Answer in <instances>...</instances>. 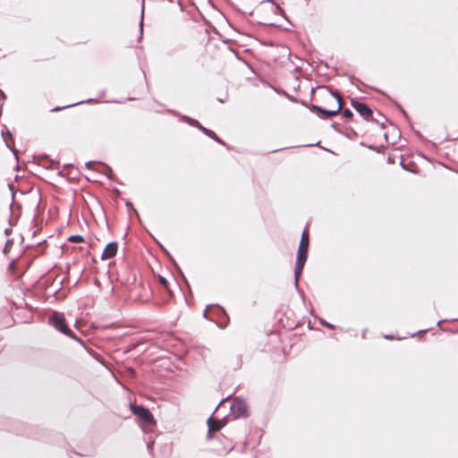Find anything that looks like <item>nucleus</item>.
Returning <instances> with one entry per match:
<instances>
[{
    "instance_id": "obj_1",
    "label": "nucleus",
    "mask_w": 458,
    "mask_h": 458,
    "mask_svg": "<svg viewBox=\"0 0 458 458\" xmlns=\"http://www.w3.org/2000/svg\"><path fill=\"white\" fill-rule=\"evenodd\" d=\"M49 324L53 326L55 329L62 332L63 334L76 339L78 342L81 343V340L77 339L72 334L71 329L66 326L65 319L63 314L58 312H54V314L48 318Z\"/></svg>"
},
{
    "instance_id": "obj_2",
    "label": "nucleus",
    "mask_w": 458,
    "mask_h": 458,
    "mask_svg": "<svg viewBox=\"0 0 458 458\" xmlns=\"http://www.w3.org/2000/svg\"><path fill=\"white\" fill-rule=\"evenodd\" d=\"M131 411L137 415L143 422L147 424H150L154 421L153 415L151 412L144 408L143 406L139 405H131Z\"/></svg>"
},
{
    "instance_id": "obj_3",
    "label": "nucleus",
    "mask_w": 458,
    "mask_h": 458,
    "mask_svg": "<svg viewBox=\"0 0 458 458\" xmlns=\"http://www.w3.org/2000/svg\"><path fill=\"white\" fill-rule=\"evenodd\" d=\"M332 96L337 100V105L334 109H325L323 107L313 106L318 112L324 114L327 117H332L337 114L343 107L342 98L338 93L332 92Z\"/></svg>"
},
{
    "instance_id": "obj_4",
    "label": "nucleus",
    "mask_w": 458,
    "mask_h": 458,
    "mask_svg": "<svg viewBox=\"0 0 458 458\" xmlns=\"http://www.w3.org/2000/svg\"><path fill=\"white\" fill-rule=\"evenodd\" d=\"M231 412L235 418H241L246 415L247 405L246 403L240 399L235 398L231 404Z\"/></svg>"
},
{
    "instance_id": "obj_5",
    "label": "nucleus",
    "mask_w": 458,
    "mask_h": 458,
    "mask_svg": "<svg viewBox=\"0 0 458 458\" xmlns=\"http://www.w3.org/2000/svg\"><path fill=\"white\" fill-rule=\"evenodd\" d=\"M309 249V233L304 230L301 234L300 245L297 251V259H306Z\"/></svg>"
},
{
    "instance_id": "obj_6",
    "label": "nucleus",
    "mask_w": 458,
    "mask_h": 458,
    "mask_svg": "<svg viewBox=\"0 0 458 458\" xmlns=\"http://www.w3.org/2000/svg\"><path fill=\"white\" fill-rule=\"evenodd\" d=\"M352 106L366 120H369L372 116V110L364 103L352 100Z\"/></svg>"
},
{
    "instance_id": "obj_7",
    "label": "nucleus",
    "mask_w": 458,
    "mask_h": 458,
    "mask_svg": "<svg viewBox=\"0 0 458 458\" xmlns=\"http://www.w3.org/2000/svg\"><path fill=\"white\" fill-rule=\"evenodd\" d=\"M117 250H118L117 242H112L108 243L106 246V248L104 249V251L101 255V259L103 260L112 259L117 253Z\"/></svg>"
},
{
    "instance_id": "obj_8",
    "label": "nucleus",
    "mask_w": 458,
    "mask_h": 458,
    "mask_svg": "<svg viewBox=\"0 0 458 458\" xmlns=\"http://www.w3.org/2000/svg\"><path fill=\"white\" fill-rule=\"evenodd\" d=\"M306 259H296V264L294 268V284L298 288L299 278L302 273Z\"/></svg>"
},
{
    "instance_id": "obj_9",
    "label": "nucleus",
    "mask_w": 458,
    "mask_h": 458,
    "mask_svg": "<svg viewBox=\"0 0 458 458\" xmlns=\"http://www.w3.org/2000/svg\"><path fill=\"white\" fill-rule=\"evenodd\" d=\"M208 438L212 437V432L213 431H218L223 427V424L220 420H215L212 417H210L208 420Z\"/></svg>"
},
{
    "instance_id": "obj_10",
    "label": "nucleus",
    "mask_w": 458,
    "mask_h": 458,
    "mask_svg": "<svg viewBox=\"0 0 458 458\" xmlns=\"http://www.w3.org/2000/svg\"><path fill=\"white\" fill-rule=\"evenodd\" d=\"M187 121L189 122V123L191 125H193V126H196L197 128H199L201 131H203L206 135L208 134V132L209 131L208 129L203 127L197 120H193V119H190V118H187Z\"/></svg>"
},
{
    "instance_id": "obj_11",
    "label": "nucleus",
    "mask_w": 458,
    "mask_h": 458,
    "mask_svg": "<svg viewBox=\"0 0 458 458\" xmlns=\"http://www.w3.org/2000/svg\"><path fill=\"white\" fill-rule=\"evenodd\" d=\"M71 242H82L84 241L83 237L79 234L72 235L68 239Z\"/></svg>"
},
{
    "instance_id": "obj_12",
    "label": "nucleus",
    "mask_w": 458,
    "mask_h": 458,
    "mask_svg": "<svg viewBox=\"0 0 458 458\" xmlns=\"http://www.w3.org/2000/svg\"><path fill=\"white\" fill-rule=\"evenodd\" d=\"M207 136H208V137H210V138L214 139L216 141H217V142H219V143L224 144V142H223V141H222V140H220V139L216 135V133H215L213 131H211V130H209V131L208 132Z\"/></svg>"
},
{
    "instance_id": "obj_13",
    "label": "nucleus",
    "mask_w": 458,
    "mask_h": 458,
    "mask_svg": "<svg viewBox=\"0 0 458 458\" xmlns=\"http://www.w3.org/2000/svg\"><path fill=\"white\" fill-rule=\"evenodd\" d=\"M344 118L349 119L352 117V112L350 109H345L343 113Z\"/></svg>"
},
{
    "instance_id": "obj_14",
    "label": "nucleus",
    "mask_w": 458,
    "mask_h": 458,
    "mask_svg": "<svg viewBox=\"0 0 458 458\" xmlns=\"http://www.w3.org/2000/svg\"><path fill=\"white\" fill-rule=\"evenodd\" d=\"M159 281H160V283H161L164 286H165V287L167 286V281H166V279H165V277H163V276H159Z\"/></svg>"
},
{
    "instance_id": "obj_15",
    "label": "nucleus",
    "mask_w": 458,
    "mask_h": 458,
    "mask_svg": "<svg viewBox=\"0 0 458 458\" xmlns=\"http://www.w3.org/2000/svg\"><path fill=\"white\" fill-rule=\"evenodd\" d=\"M321 323L326 326L327 327L330 328V329H333L334 328V326L327 323V322H325V321H321Z\"/></svg>"
},
{
    "instance_id": "obj_16",
    "label": "nucleus",
    "mask_w": 458,
    "mask_h": 458,
    "mask_svg": "<svg viewBox=\"0 0 458 458\" xmlns=\"http://www.w3.org/2000/svg\"><path fill=\"white\" fill-rule=\"evenodd\" d=\"M140 34H142V31H143V13L141 14V21H140Z\"/></svg>"
},
{
    "instance_id": "obj_17",
    "label": "nucleus",
    "mask_w": 458,
    "mask_h": 458,
    "mask_svg": "<svg viewBox=\"0 0 458 458\" xmlns=\"http://www.w3.org/2000/svg\"><path fill=\"white\" fill-rule=\"evenodd\" d=\"M49 167L51 168H55V165H56V162H55L54 160H49Z\"/></svg>"
},
{
    "instance_id": "obj_18",
    "label": "nucleus",
    "mask_w": 458,
    "mask_h": 458,
    "mask_svg": "<svg viewBox=\"0 0 458 458\" xmlns=\"http://www.w3.org/2000/svg\"><path fill=\"white\" fill-rule=\"evenodd\" d=\"M92 165H93V162H91V161H90V162H88V163L86 164V166H87L88 168H90Z\"/></svg>"
},
{
    "instance_id": "obj_19",
    "label": "nucleus",
    "mask_w": 458,
    "mask_h": 458,
    "mask_svg": "<svg viewBox=\"0 0 458 458\" xmlns=\"http://www.w3.org/2000/svg\"><path fill=\"white\" fill-rule=\"evenodd\" d=\"M276 9L278 10V13H283L284 10L280 6H276Z\"/></svg>"
},
{
    "instance_id": "obj_20",
    "label": "nucleus",
    "mask_w": 458,
    "mask_h": 458,
    "mask_svg": "<svg viewBox=\"0 0 458 458\" xmlns=\"http://www.w3.org/2000/svg\"><path fill=\"white\" fill-rule=\"evenodd\" d=\"M10 233H11V229H5V230H4V233H5L6 235H8Z\"/></svg>"
},
{
    "instance_id": "obj_21",
    "label": "nucleus",
    "mask_w": 458,
    "mask_h": 458,
    "mask_svg": "<svg viewBox=\"0 0 458 458\" xmlns=\"http://www.w3.org/2000/svg\"><path fill=\"white\" fill-rule=\"evenodd\" d=\"M62 109H63V107H55V108L53 109V111H60Z\"/></svg>"
},
{
    "instance_id": "obj_22",
    "label": "nucleus",
    "mask_w": 458,
    "mask_h": 458,
    "mask_svg": "<svg viewBox=\"0 0 458 458\" xmlns=\"http://www.w3.org/2000/svg\"><path fill=\"white\" fill-rule=\"evenodd\" d=\"M152 448V444L151 443H148V449L150 450Z\"/></svg>"
},
{
    "instance_id": "obj_23",
    "label": "nucleus",
    "mask_w": 458,
    "mask_h": 458,
    "mask_svg": "<svg viewBox=\"0 0 458 458\" xmlns=\"http://www.w3.org/2000/svg\"><path fill=\"white\" fill-rule=\"evenodd\" d=\"M8 244H9V241H8V242H6V245H5V248H4V251H6V249H7Z\"/></svg>"
},
{
    "instance_id": "obj_24",
    "label": "nucleus",
    "mask_w": 458,
    "mask_h": 458,
    "mask_svg": "<svg viewBox=\"0 0 458 458\" xmlns=\"http://www.w3.org/2000/svg\"><path fill=\"white\" fill-rule=\"evenodd\" d=\"M75 105H76V104H71V105L66 106L65 107L73 106H75Z\"/></svg>"
}]
</instances>
